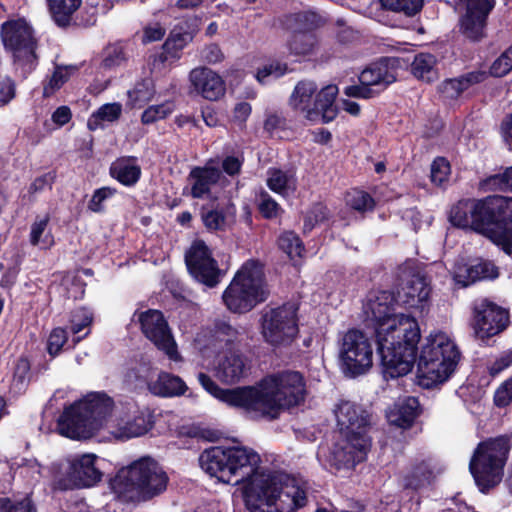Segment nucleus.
Instances as JSON below:
<instances>
[{"label": "nucleus", "instance_id": "obj_55", "mask_svg": "<svg viewBox=\"0 0 512 512\" xmlns=\"http://www.w3.org/2000/svg\"><path fill=\"white\" fill-rule=\"evenodd\" d=\"M288 71V65L279 61H272L257 69L256 79L261 84H266L269 78L278 79Z\"/></svg>", "mask_w": 512, "mask_h": 512}, {"label": "nucleus", "instance_id": "obj_31", "mask_svg": "<svg viewBox=\"0 0 512 512\" xmlns=\"http://www.w3.org/2000/svg\"><path fill=\"white\" fill-rule=\"evenodd\" d=\"M201 20V17L194 15L180 21L166 39V48L177 46L176 51L183 50L199 31Z\"/></svg>", "mask_w": 512, "mask_h": 512}, {"label": "nucleus", "instance_id": "obj_34", "mask_svg": "<svg viewBox=\"0 0 512 512\" xmlns=\"http://www.w3.org/2000/svg\"><path fill=\"white\" fill-rule=\"evenodd\" d=\"M290 55L303 59L315 56L320 47L318 33H304L300 35H289L286 41Z\"/></svg>", "mask_w": 512, "mask_h": 512}, {"label": "nucleus", "instance_id": "obj_53", "mask_svg": "<svg viewBox=\"0 0 512 512\" xmlns=\"http://www.w3.org/2000/svg\"><path fill=\"white\" fill-rule=\"evenodd\" d=\"M172 112L173 105L170 102L151 105L142 112L141 122L144 125H150L167 118Z\"/></svg>", "mask_w": 512, "mask_h": 512}, {"label": "nucleus", "instance_id": "obj_51", "mask_svg": "<svg viewBox=\"0 0 512 512\" xmlns=\"http://www.w3.org/2000/svg\"><path fill=\"white\" fill-rule=\"evenodd\" d=\"M117 189L110 186H103L94 190L91 199L88 201L87 209L90 212L102 214L106 211L105 202L117 194Z\"/></svg>", "mask_w": 512, "mask_h": 512}, {"label": "nucleus", "instance_id": "obj_38", "mask_svg": "<svg viewBox=\"0 0 512 512\" xmlns=\"http://www.w3.org/2000/svg\"><path fill=\"white\" fill-rule=\"evenodd\" d=\"M478 188L483 192L512 193V165L481 179Z\"/></svg>", "mask_w": 512, "mask_h": 512}, {"label": "nucleus", "instance_id": "obj_57", "mask_svg": "<svg viewBox=\"0 0 512 512\" xmlns=\"http://www.w3.org/2000/svg\"><path fill=\"white\" fill-rule=\"evenodd\" d=\"M347 204L355 211L367 212L372 211L375 207V200L366 191L354 190L348 194Z\"/></svg>", "mask_w": 512, "mask_h": 512}, {"label": "nucleus", "instance_id": "obj_18", "mask_svg": "<svg viewBox=\"0 0 512 512\" xmlns=\"http://www.w3.org/2000/svg\"><path fill=\"white\" fill-rule=\"evenodd\" d=\"M508 324L509 313L503 307L488 299L474 303L470 325L477 339L489 340L503 332Z\"/></svg>", "mask_w": 512, "mask_h": 512}, {"label": "nucleus", "instance_id": "obj_54", "mask_svg": "<svg viewBox=\"0 0 512 512\" xmlns=\"http://www.w3.org/2000/svg\"><path fill=\"white\" fill-rule=\"evenodd\" d=\"M151 428V424L144 415H137L132 420L127 421L120 428L121 436L126 438L139 437L146 434Z\"/></svg>", "mask_w": 512, "mask_h": 512}, {"label": "nucleus", "instance_id": "obj_26", "mask_svg": "<svg viewBox=\"0 0 512 512\" xmlns=\"http://www.w3.org/2000/svg\"><path fill=\"white\" fill-rule=\"evenodd\" d=\"M487 78L488 73L482 70L467 72L459 77L442 81L438 86V92L444 99L455 101L471 86L480 84Z\"/></svg>", "mask_w": 512, "mask_h": 512}, {"label": "nucleus", "instance_id": "obj_15", "mask_svg": "<svg viewBox=\"0 0 512 512\" xmlns=\"http://www.w3.org/2000/svg\"><path fill=\"white\" fill-rule=\"evenodd\" d=\"M0 36L6 50L13 53L15 61L29 69L35 67L37 60V39L33 28L24 18L7 20L1 25Z\"/></svg>", "mask_w": 512, "mask_h": 512}, {"label": "nucleus", "instance_id": "obj_13", "mask_svg": "<svg viewBox=\"0 0 512 512\" xmlns=\"http://www.w3.org/2000/svg\"><path fill=\"white\" fill-rule=\"evenodd\" d=\"M267 299L261 280L253 275L248 263L235 274L222 294L227 309L236 314L250 312Z\"/></svg>", "mask_w": 512, "mask_h": 512}, {"label": "nucleus", "instance_id": "obj_33", "mask_svg": "<svg viewBox=\"0 0 512 512\" xmlns=\"http://www.w3.org/2000/svg\"><path fill=\"white\" fill-rule=\"evenodd\" d=\"M148 389L156 396L173 397L183 395L188 388L179 376L161 371L155 381L148 383Z\"/></svg>", "mask_w": 512, "mask_h": 512}, {"label": "nucleus", "instance_id": "obj_9", "mask_svg": "<svg viewBox=\"0 0 512 512\" xmlns=\"http://www.w3.org/2000/svg\"><path fill=\"white\" fill-rule=\"evenodd\" d=\"M169 477L163 467L152 457L144 456L118 471L113 485L120 492H134L143 501L163 493Z\"/></svg>", "mask_w": 512, "mask_h": 512}, {"label": "nucleus", "instance_id": "obj_8", "mask_svg": "<svg viewBox=\"0 0 512 512\" xmlns=\"http://www.w3.org/2000/svg\"><path fill=\"white\" fill-rule=\"evenodd\" d=\"M511 447V439L507 435L478 443L469 463V471L481 493H489L501 482Z\"/></svg>", "mask_w": 512, "mask_h": 512}, {"label": "nucleus", "instance_id": "obj_35", "mask_svg": "<svg viewBox=\"0 0 512 512\" xmlns=\"http://www.w3.org/2000/svg\"><path fill=\"white\" fill-rule=\"evenodd\" d=\"M34 376V370L32 369L29 357L22 354L14 360L12 365L10 392L17 395L24 394Z\"/></svg>", "mask_w": 512, "mask_h": 512}, {"label": "nucleus", "instance_id": "obj_7", "mask_svg": "<svg viewBox=\"0 0 512 512\" xmlns=\"http://www.w3.org/2000/svg\"><path fill=\"white\" fill-rule=\"evenodd\" d=\"M461 359L458 346L444 332L426 337L417 357L418 383L432 389L448 381Z\"/></svg>", "mask_w": 512, "mask_h": 512}, {"label": "nucleus", "instance_id": "obj_50", "mask_svg": "<svg viewBox=\"0 0 512 512\" xmlns=\"http://www.w3.org/2000/svg\"><path fill=\"white\" fill-rule=\"evenodd\" d=\"M257 209L266 220L275 219L284 212L280 204L265 190H262L259 194Z\"/></svg>", "mask_w": 512, "mask_h": 512}, {"label": "nucleus", "instance_id": "obj_19", "mask_svg": "<svg viewBox=\"0 0 512 512\" xmlns=\"http://www.w3.org/2000/svg\"><path fill=\"white\" fill-rule=\"evenodd\" d=\"M94 454L76 455L69 461L66 472L55 480V487L61 491L90 488L97 485L103 473L96 466Z\"/></svg>", "mask_w": 512, "mask_h": 512}, {"label": "nucleus", "instance_id": "obj_49", "mask_svg": "<svg viewBox=\"0 0 512 512\" xmlns=\"http://www.w3.org/2000/svg\"><path fill=\"white\" fill-rule=\"evenodd\" d=\"M70 73L67 67L57 65L48 81L43 83V97L50 98L69 80Z\"/></svg>", "mask_w": 512, "mask_h": 512}, {"label": "nucleus", "instance_id": "obj_61", "mask_svg": "<svg viewBox=\"0 0 512 512\" xmlns=\"http://www.w3.org/2000/svg\"><path fill=\"white\" fill-rule=\"evenodd\" d=\"M512 70V45L504 51L490 66L489 74L503 77Z\"/></svg>", "mask_w": 512, "mask_h": 512}, {"label": "nucleus", "instance_id": "obj_39", "mask_svg": "<svg viewBox=\"0 0 512 512\" xmlns=\"http://www.w3.org/2000/svg\"><path fill=\"white\" fill-rule=\"evenodd\" d=\"M436 64L437 59L433 54L420 52L414 56L411 72L416 78L430 83L438 78Z\"/></svg>", "mask_w": 512, "mask_h": 512}, {"label": "nucleus", "instance_id": "obj_41", "mask_svg": "<svg viewBox=\"0 0 512 512\" xmlns=\"http://www.w3.org/2000/svg\"><path fill=\"white\" fill-rule=\"evenodd\" d=\"M267 186L268 188L278 194H284L287 190H295L297 186V179L293 170H282L279 168H272L268 171Z\"/></svg>", "mask_w": 512, "mask_h": 512}, {"label": "nucleus", "instance_id": "obj_10", "mask_svg": "<svg viewBox=\"0 0 512 512\" xmlns=\"http://www.w3.org/2000/svg\"><path fill=\"white\" fill-rule=\"evenodd\" d=\"M338 87L330 84L318 90L316 82L311 80L299 81L290 97V106L310 123L327 124L338 115L335 100Z\"/></svg>", "mask_w": 512, "mask_h": 512}, {"label": "nucleus", "instance_id": "obj_6", "mask_svg": "<svg viewBox=\"0 0 512 512\" xmlns=\"http://www.w3.org/2000/svg\"><path fill=\"white\" fill-rule=\"evenodd\" d=\"M113 406L105 392H91L64 408L57 420L59 433L73 440L89 439L103 427Z\"/></svg>", "mask_w": 512, "mask_h": 512}, {"label": "nucleus", "instance_id": "obj_48", "mask_svg": "<svg viewBox=\"0 0 512 512\" xmlns=\"http://www.w3.org/2000/svg\"><path fill=\"white\" fill-rule=\"evenodd\" d=\"M122 106L119 103H107L94 112L88 121L90 130L97 129L100 121L114 122L121 116Z\"/></svg>", "mask_w": 512, "mask_h": 512}, {"label": "nucleus", "instance_id": "obj_20", "mask_svg": "<svg viewBox=\"0 0 512 512\" xmlns=\"http://www.w3.org/2000/svg\"><path fill=\"white\" fill-rule=\"evenodd\" d=\"M399 304L392 291L381 290L370 293L363 304L364 322L374 330V337L386 327L396 324L402 314H396L395 306Z\"/></svg>", "mask_w": 512, "mask_h": 512}, {"label": "nucleus", "instance_id": "obj_22", "mask_svg": "<svg viewBox=\"0 0 512 512\" xmlns=\"http://www.w3.org/2000/svg\"><path fill=\"white\" fill-rule=\"evenodd\" d=\"M499 275V268L493 261L476 258L470 263L457 264L452 279L457 287L467 288L477 282L493 281Z\"/></svg>", "mask_w": 512, "mask_h": 512}, {"label": "nucleus", "instance_id": "obj_25", "mask_svg": "<svg viewBox=\"0 0 512 512\" xmlns=\"http://www.w3.org/2000/svg\"><path fill=\"white\" fill-rule=\"evenodd\" d=\"M279 25L289 35L317 33L322 26V18L312 11H298L282 15Z\"/></svg>", "mask_w": 512, "mask_h": 512}, {"label": "nucleus", "instance_id": "obj_43", "mask_svg": "<svg viewBox=\"0 0 512 512\" xmlns=\"http://www.w3.org/2000/svg\"><path fill=\"white\" fill-rule=\"evenodd\" d=\"M211 249L202 239H196L192 242L189 249L185 252L184 260L187 269L195 266L209 264L213 260Z\"/></svg>", "mask_w": 512, "mask_h": 512}, {"label": "nucleus", "instance_id": "obj_16", "mask_svg": "<svg viewBox=\"0 0 512 512\" xmlns=\"http://www.w3.org/2000/svg\"><path fill=\"white\" fill-rule=\"evenodd\" d=\"M495 0H464L458 19V30L465 41L480 43L488 36V18Z\"/></svg>", "mask_w": 512, "mask_h": 512}, {"label": "nucleus", "instance_id": "obj_29", "mask_svg": "<svg viewBox=\"0 0 512 512\" xmlns=\"http://www.w3.org/2000/svg\"><path fill=\"white\" fill-rule=\"evenodd\" d=\"M391 64L392 60L388 57H382L372 62L361 72L359 82L381 86L379 90L383 91L388 85L396 81L394 67Z\"/></svg>", "mask_w": 512, "mask_h": 512}, {"label": "nucleus", "instance_id": "obj_44", "mask_svg": "<svg viewBox=\"0 0 512 512\" xmlns=\"http://www.w3.org/2000/svg\"><path fill=\"white\" fill-rule=\"evenodd\" d=\"M278 248L293 260L301 258L305 252L302 239L294 231H284L277 239Z\"/></svg>", "mask_w": 512, "mask_h": 512}, {"label": "nucleus", "instance_id": "obj_4", "mask_svg": "<svg viewBox=\"0 0 512 512\" xmlns=\"http://www.w3.org/2000/svg\"><path fill=\"white\" fill-rule=\"evenodd\" d=\"M336 418L345 439L343 445L333 449V460L338 469L355 468L366 461L371 449L369 415L361 406L345 401L338 406Z\"/></svg>", "mask_w": 512, "mask_h": 512}, {"label": "nucleus", "instance_id": "obj_37", "mask_svg": "<svg viewBox=\"0 0 512 512\" xmlns=\"http://www.w3.org/2000/svg\"><path fill=\"white\" fill-rule=\"evenodd\" d=\"M434 479V472L426 461L416 463L403 476V488L406 490L418 491L430 485Z\"/></svg>", "mask_w": 512, "mask_h": 512}, {"label": "nucleus", "instance_id": "obj_27", "mask_svg": "<svg viewBox=\"0 0 512 512\" xmlns=\"http://www.w3.org/2000/svg\"><path fill=\"white\" fill-rule=\"evenodd\" d=\"M222 171L215 166H195L189 174L188 180L192 181L190 195L195 199H202L211 193L212 186L221 178Z\"/></svg>", "mask_w": 512, "mask_h": 512}, {"label": "nucleus", "instance_id": "obj_64", "mask_svg": "<svg viewBox=\"0 0 512 512\" xmlns=\"http://www.w3.org/2000/svg\"><path fill=\"white\" fill-rule=\"evenodd\" d=\"M328 219V209L321 203L313 205L304 218V228L312 230L317 224Z\"/></svg>", "mask_w": 512, "mask_h": 512}, {"label": "nucleus", "instance_id": "obj_32", "mask_svg": "<svg viewBox=\"0 0 512 512\" xmlns=\"http://www.w3.org/2000/svg\"><path fill=\"white\" fill-rule=\"evenodd\" d=\"M246 358L242 354L230 353L219 362L218 377L226 383L239 382L248 374Z\"/></svg>", "mask_w": 512, "mask_h": 512}, {"label": "nucleus", "instance_id": "obj_45", "mask_svg": "<svg viewBox=\"0 0 512 512\" xmlns=\"http://www.w3.org/2000/svg\"><path fill=\"white\" fill-rule=\"evenodd\" d=\"M154 93L152 80L144 78L137 81L134 87L128 91V99L133 107H141L153 98Z\"/></svg>", "mask_w": 512, "mask_h": 512}, {"label": "nucleus", "instance_id": "obj_23", "mask_svg": "<svg viewBox=\"0 0 512 512\" xmlns=\"http://www.w3.org/2000/svg\"><path fill=\"white\" fill-rule=\"evenodd\" d=\"M431 292L430 279L424 274L415 273L397 291L396 298L399 305L406 309L423 310L429 303Z\"/></svg>", "mask_w": 512, "mask_h": 512}, {"label": "nucleus", "instance_id": "obj_28", "mask_svg": "<svg viewBox=\"0 0 512 512\" xmlns=\"http://www.w3.org/2000/svg\"><path fill=\"white\" fill-rule=\"evenodd\" d=\"M423 408L415 396H406L394 404L388 414L389 422L401 429H410L416 419L422 414Z\"/></svg>", "mask_w": 512, "mask_h": 512}, {"label": "nucleus", "instance_id": "obj_56", "mask_svg": "<svg viewBox=\"0 0 512 512\" xmlns=\"http://www.w3.org/2000/svg\"><path fill=\"white\" fill-rule=\"evenodd\" d=\"M128 58L124 48L120 44H113L106 47L102 60V67L112 69L127 62Z\"/></svg>", "mask_w": 512, "mask_h": 512}, {"label": "nucleus", "instance_id": "obj_63", "mask_svg": "<svg viewBox=\"0 0 512 512\" xmlns=\"http://www.w3.org/2000/svg\"><path fill=\"white\" fill-rule=\"evenodd\" d=\"M493 403L498 408H505L512 403V376L503 381L495 390Z\"/></svg>", "mask_w": 512, "mask_h": 512}, {"label": "nucleus", "instance_id": "obj_12", "mask_svg": "<svg viewBox=\"0 0 512 512\" xmlns=\"http://www.w3.org/2000/svg\"><path fill=\"white\" fill-rule=\"evenodd\" d=\"M298 310V305L293 302L267 307L260 319L264 341L273 347L290 346L299 334Z\"/></svg>", "mask_w": 512, "mask_h": 512}, {"label": "nucleus", "instance_id": "obj_52", "mask_svg": "<svg viewBox=\"0 0 512 512\" xmlns=\"http://www.w3.org/2000/svg\"><path fill=\"white\" fill-rule=\"evenodd\" d=\"M382 5L394 12H402L406 16H414L419 13L424 0H381Z\"/></svg>", "mask_w": 512, "mask_h": 512}, {"label": "nucleus", "instance_id": "obj_17", "mask_svg": "<svg viewBox=\"0 0 512 512\" xmlns=\"http://www.w3.org/2000/svg\"><path fill=\"white\" fill-rule=\"evenodd\" d=\"M135 317H137L143 335L158 350L163 351L171 360L176 361L180 358L171 329L160 310L148 309L142 312L136 310L133 315V318Z\"/></svg>", "mask_w": 512, "mask_h": 512}, {"label": "nucleus", "instance_id": "obj_5", "mask_svg": "<svg viewBox=\"0 0 512 512\" xmlns=\"http://www.w3.org/2000/svg\"><path fill=\"white\" fill-rule=\"evenodd\" d=\"M260 455L252 448L236 446H211L199 455L201 469L219 482L230 485L244 483L259 468Z\"/></svg>", "mask_w": 512, "mask_h": 512}, {"label": "nucleus", "instance_id": "obj_30", "mask_svg": "<svg viewBox=\"0 0 512 512\" xmlns=\"http://www.w3.org/2000/svg\"><path fill=\"white\" fill-rule=\"evenodd\" d=\"M137 157L122 156L117 158L109 168L110 176L126 187L135 186L141 178L142 170L137 164Z\"/></svg>", "mask_w": 512, "mask_h": 512}, {"label": "nucleus", "instance_id": "obj_36", "mask_svg": "<svg viewBox=\"0 0 512 512\" xmlns=\"http://www.w3.org/2000/svg\"><path fill=\"white\" fill-rule=\"evenodd\" d=\"M52 20L60 28L71 25L74 13L82 0H46Z\"/></svg>", "mask_w": 512, "mask_h": 512}, {"label": "nucleus", "instance_id": "obj_21", "mask_svg": "<svg viewBox=\"0 0 512 512\" xmlns=\"http://www.w3.org/2000/svg\"><path fill=\"white\" fill-rule=\"evenodd\" d=\"M220 401L231 407L242 409L253 420H270V414L266 411L271 401L264 395L260 382L257 386L225 389Z\"/></svg>", "mask_w": 512, "mask_h": 512}, {"label": "nucleus", "instance_id": "obj_59", "mask_svg": "<svg viewBox=\"0 0 512 512\" xmlns=\"http://www.w3.org/2000/svg\"><path fill=\"white\" fill-rule=\"evenodd\" d=\"M67 341L68 333L64 328L56 327L51 331L47 340V352L51 359L59 355Z\"/></svg>", "mask_w": 512, "mask_h": 512}, {"label": "nucleus", "instance_id": "obj_1", "mask_svg": "<svg viewBox=\"0 0 512 512\" xmlns=\"http://www.w3.org/2000/svg\"><path fill=\"white\" fill-rule=\"evenodd\" d=\"M448 219L453 227L482 235L505 254H512V197L494 194L460 199Z\"/></svg>", "mask_w": 512, "mask_h": 512}, {"label": "nucleus", "instance_id": "obj_2", "mask_svg": "<svg viewBox=\"0 0 512 512\" xmlns=\"http://www.w3.org/2000/svg\"><path fill=\"white\" fill-rule=\"evenodd\" d=\"M257 468L243 484L245 507L250 512H267L276 506L278 512H296L307 505L306 490L295 478L285 473L259 471Z\"/></svg>", "mask_w": 512, "mask_h": 512}, {"label": "nucleus", "instance_id": "obj_42", "mask_svg": "<svg viewBox=\"0 0 512 512\" xmlns=\"http://www.w3.org/2000/svg\"><path fill=\"white\" fill-rule=\"evenodd\" d=\"M187 270L193 279L209 288L216 287L221 281L222 272L215 259L211 260L209 264L195 266Z\"/></svg>", "mask_w": 512, "mask_h": 512}, {"label": "nucleus", "instance_id": "obj_47", "mask_svg": "<svg viewBox=\"0 0 512 512\" xmlns=\"http://www.w3.org/2000/svg\"><path fill=\"white\" fill-rule=\"evenodd\" d=\"M202 223L208 232L224 231L226 228V215L223 209H207L203 205L200 209Z\"/></svg>", "mask_w": 512, "mask_h": 512}, {"label": "nucleus", "instance_id": "obj_62", "mask_svg": "<svg viewBox=\"0 0 512 512\" xmlns=\"http://www.w3.org/2000/svg\"><path fill=\"white\" fill-rule=\"evenodd\" d=\"M381 90L372 88V85L361 83L358 85L346 86L343 93L350 98L371 99L380 94Z\"/></svg>", "mask_w": 512, "mask_h": 512}, {"label": "nucleus", "instance_id": "obj_58", "mask_svg": "<svg viewBox=\"0 0 512 512\" xmlns=\"http://www.w3.org/2000/svg\"><path fill=\"white\" fill-rule=\"evenodd\" d=\"M0 506V512H37L30 497H25L21 500L0 497Z\"/></svg>", "mask_w": 512, "mask_h": 512}, {"label": "nucleus", "instance_id": "obj_24", "mask_svg": "<svg viewBox=\"0 0 512 512\" xmlns=\"http://www.w3.org/2000/svg\"><path fill=\"white\" fill-rule=\"evenodd\" d=\"M190 82L194 90L204 99L216 101L224 96L226 91L222 77L207 67L195 68L190 72Z\"/></svg>", "mask_w": 512, "mask_h": 512}, {"label": "nucleus", "instance_id": "obj_11", "mask_svg": "<svg viewBox=\"0 0 512 512\" xmlns=\"http://www.w3.org/2000/svg\"><path fill=\"white\" fill-rule=\"evenodd\" d=\"M271 403L267 406L270 420L278 418L282 409L299 406L305 401L306 381L304 375L296 370H281L268 374L260 380Z\"/></svg>", "mask_w": 512, "mask_h": 512}, {"label": "nucleus", "instance_id": "obj_60", "mask_svg": "<svg viewBox=\"0 0 512 512\" xmlns=\"http://www.w3.org/2000/svg\"><path fill=\"white\" fill-rule=\"evenodd\" d=\"M451 166L449 161L444 157H437L431 164V182L437 186H441L448 180Z\"/></svg>", "mask_w": 512, "mask_h": 512}, {"label": "nucleus", "instance_id": "obj_14", "mask_svg": "<svg viewBox=\"0 0 512 512\" xmlns=\"http://www.w3.org/2000/svg\"><path fill=\"white\" fill-rule=\"evenodd\" d=\"M373 342L363 331L349 329L342 338L339 361L345 376L356 378L367 373L373 365Z\"/></svg>", "mask_w": 512, "mask_h": 512}, {"label": "nucleus", "instance_id": "obj_3", "mask_svg": "<svg viewBox=\"0 0 512 512\" xmlns=\"http://www.w3.org/2000/svg\"><path fill=\"white\" fill-rule=\"evenodd\" d=\"M420 340L418 321L405 314L396 324L386 327L374 337L376 355L385 378L396 379L412 371L419 355Z\"/></svg>", "mask_w": 512, "mask_h": 512}, {"label": "nucleus", "instance_id": "obj_40", "mask_svg": "<svg viewBox=\"0 0 512 512\" xmlns=\"http://www.w3.org/2000/svg\"><path fill=\"white\" fill-rule=\"evenodd\" d=\"M210 335L212 340L219 343L221 348H230L236 342H239L240 332L229 321L215 319L210 329Z\"/></svg>", "mask_w": 512, "mask_h": 512}, {"label": "nucleus", "instance_id": "obj_46", "mask_svg": "<svg viewBox=\"0 0 512 512\" xmlns=\"http://www.w3.org/2000/svg\"><path fill=\"white\" fill-rule=\"evenodd\" d=\"M49 221L50 217L47 214L41 219H38L37 217L36 220L32 223L29 240L33 246L41 245L42 248L46 249L54 245V237L50 232L47 233L43 239H41L43 233L47 229Z\"/></svg>", "mask_w": 512, "mask_h": 512}]
</instances>
